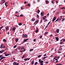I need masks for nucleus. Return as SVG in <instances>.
Listing matches in <instances>:
<instances>
[{"mask_svg":"<svg viewBox=\"0 0 65 65\" xmlns=\"http://www.w3.org/2000/svg\"><path fill=\"white\" fill-rule=\"evenodd\" d=\"M34 50V49H30V52H31V51H32L33 50Z\"/></svg>","mask_w":65,"mask_h":65,"instance_id":"nucleus-26","label":"nucleus"},{"mask_svg":"<svg viewBox=\"0 0 65 65\" xmlns=\"http://www.w3.org/2000/svg\"><path fill=\"white\" fill-rule=\"evenodd\" d=\"M56 19V17H54L53 18V19L52 20V21L53 22H54Z\"/></svg>","mask_w":65,"mask_h":65,"instance_id":"nucleus-8","label":"nucleus"},{"mask_svg":"<svg viewBox=\"0 0 65 65\" xmlns=\"http://www.w3.org/2000/svg\"><path fill=\"white\" fill-rule=\"evenodd\" d=\"M34 60H33L32 61V62H31V63L32 64H34Z\"/></svg>","mask_w":65,"mask_h":65,"instance_id":"nucleus-19","label":"nucleus"},{"mask_svg":"<svg viewBox=\"0 0 65 65\" xmlns=\"http://www.w3.org/2000/svg\"><path fill=\"white\" fill-rule=\"evenodd\" d=\"M24 60H25V61H26L27 60V58L24 59Z\"/></svg>","mask_w":65,"mask_h":65,"instance_id":"nucleus-32","label":"nucleus"},{"mask_svg":"<svg viewBox=\"0 0 65 65\" xmlns=\"http://www.w3.org/2000/svg\"><path fill=\"white\" fill-rule=\"evenodd\" d=\"M3 57V56H2V55H0V58H1L2 59H4L6 58L5 57Z\"/></svg>","mask_w":65,"mask_h":65,"instance_id":"nucleus-3","label":"nucleus"},{"mask_svg":"<svg viewBox=\"0 0 65 65\" xmlns=\"http://www.w3.org/2000/svg\"><path fill=\"white\" fill-rule=\"evenodd\" d=\"M11 53H9L7 54H6L5 55V56H8L9 55H11Z\"/></svg>","mask_w":65,"mask_h":65,"instance_id":"nucleus-9","label":"nucleus"},{"mask_svg":"<svg viewBox=\"0 0 65 65\" xmlns=\"http://www.w3.org/2000/svg\"><path fill=\"white\" fill-rule=\"evenodd\" d=\"M36 30H38V28H36Z\"/></svg>","mask_w":65,"mask_h":65,"instance_id":"nucleus-54","label":"nucleus"},{"mask_svg":"<svg viewBox=\"0 0 65 65\" xmlns=\"http://www.w3.org/2000/svg\"><path fill=\"white\" fill-rule=\"evenodd\" d=\"M3 46V44H2V45H1L0 48H2Z\"/></svg>","mask_w":65,"mask_h":65,"instance_id":"nucleus-13","label":"nucleus"},{"mask_svg":"<svg viewBox=\"0 0 65 65\" xmlns=\"http://www.w3.org/2000/svg\"><path fill=\"white\" fill-rule=\"evenodd\" d=\"M39 22V20H37L36 21H35V22L37 23Z\"/></svg>","mask_w":65,"mask_h":65,"instance_id":"nucleus-23","label":"nucleus"},{"mask_svg":"<svg viewBox=\"0 0 65 65\" xmlns=\"http://www.w3.org/2000/svg\"><path fill=\"white\" fill-rule=\"evenodd\" d=\"M48 32H45L44 34V36H46V35H47V34H48Z\"/></svg>","mask_w":65,"mask_h":65,"instance_id":"nucleus-10","label":"nucleus"},{"mask_svg":"<svg viewBox=\"0 0 65 65\" xmlns=\"http://www.w3.org/2000/svg\"><path fill=\"white\" fill-rule=\"evenodd\" d=\"M65 19L63 18L62 19V22L63 21L65 20Z\"/></svg>","mask_w":65,"mask_h":65,"instance_id":"nucleus-30","label":"nucleus"},{"mask_svg":"<svg viewBox=\"0 0 65 65\" xmlns=\"http://www.w3.org/2000/svg\"><path fill=\"white\" fill-rule=\"evenodd\" d=\"M55 38L56 39V41H57V37H55Z\"/></svg>","mask_w":65,"mask_h":65,"instance_id":"nucleus-53","label":"nucleus"},{"mask_svg":"<svg viewBox=\"0 0 65 65\" xmlns=\"http://www.w3.org/2000/svg\"><path fill=\"white\" fill-rule=\"evenodd\" d=\"M41 59H39V62H40L41 61Z\"/></svg>","mask_w":65,"mask_h":65,"instance_id":"nucleus-46","label":"nucleus"},{"mask_svg":"<svg viewBox=\"0 0 65 65\" xmlns=\"http://www.w3.org/2000/svg\"><path fill=\"white\" fill-rule=\"evenodd\" d=\"M46 58V57H44L43 58V59H45Z\"/></svg>","mask_w":65,"mask_h":65,"instance_id":"nucleus-37","label":"nucleus"},{"mask_svg":"<svg viewBox=\"0 0 65 65\" xmlns=\"http://www.w3.org/2000/svg\"><path fill=\"white\" fill-rule=\"evenodd\" d=\"M41 56H42V55H39L38 56V58L40 57Z\"/></svg>","mask_w":65,"mask_h":65,"instance_id":"nucleus-27","label":"nucleus"},{"mask_svg":"<svg viewBox=\"0 0 65 65\" xmlns=\"http://www.w3.org/2000/svg\"><path fill=\"white\" fill-rule=\"evenodd\" d=\"M48 2L49 1H46V3L47 4H48Z\"/></svg>","mask_w":65,"mask_h":65,"instance_id":"nucleus-17","label":"nucleus"},{"mask_svg":"<svg viewBox=\"0 0 65 65\" xmlns=\"http://www.w3.org/2000/svg\"><path fill=\"white\" fill-rule=\"evenodd\" d=\"M38 62H36L35 63V64L36 65L37 64H38Z\"/></svg>","mask_w":65,"mask_h":65,"instance_id":"nucleus-28","label":"nucleus"},{"mask_svg":"<svg viewBox=\"0 0 65 65\" xmlns=\"http://www.w3.org/2000/svg\"><path fill=\"white\" fill-rule=\"evenodd\" d=\"M25 57V56L24 55H23V56H22V58H24Z\"/></svg>","mask_w":65,"mask_h":65,"instance_id":"nucleus-33","label":"nucleus"},{"mask_svg":"<svg viewBox=\"0 0 65 65\" xmlns=\"http://www.w3.org/2000/svg\"><path fill=\"white\" fill-rule=\"evenodd\" d=\"M64 7H63L62 8H61V9H64Z\"/></svg>","mask_w":65,"mask_h":65,"instance_id":"nucleus-49","label":"nucleus"},{"mask_svg":"<svg viewBox=\"0 0 65 65\" xmlns=\"http://www.w3.org/2000/svg\"><path fill=\"white\" fill-rule=\"evenodd\" d=\"M7 54V53L6 52H4V54Z\"/></svg>","mask_w":65,"mask_h":65,"instance_id":"nucleus-48","label":"nucleus"},{"mask_svg":"<svg viewBox=\"0 0 65 65\" xmlns=\"http://www.w3.org/2000/svg\"><path fill=\"white\" fill-rule=\"evenodd\" d=\"M48 63V62H47V61H46L45 62V63Z\"/></svg>","mask_w":65,"mask_h":65,"instance_id":"nucleus-43","label":"nucleus"},{"mask_svg":"<svg viewBox=\"0 0 65 65\" xmlns=\"http://www.w3.org/2000/svg\"><path fill=\"white\" fill-rule=\"evenodd\" d=\"M47 17L46 16H45L43 17V20H45L46 18Z\"/></svg>","mask_w":65,"mask_h":65,"instance_id":"nucleus-7","label":"nucleus"},{"mask_svg":"<svg viewBox=\"0 0 65 65\" xmlns=\"http://www.w3.org/2000/svg\"><path fill=\"white\" fill-rule=\"evenodd\" d=\"M57 65H62V64H57Z\"/></svg>","mask_w":65,"mask_h":65,"instance_id":"nucleus-62","label":"nucleus"},{"mask_svg":"<svg viewBox=\"0 0 65 65\" xmlns=\"http://www.w3.org/2000/svg\"><path fill=\"white\" fill-rule=\"evenodd\" d=\"M59 38L58 37H57V41H59Z\"/></svg>","mask_w":65,"mask_h":65,"instance_id":"nucleus-45","label":"nucleus"},{"mask_svg":"<svg viewBox=\"0 0 65 65\" xmlns=\"http://www.w3.org/2000/svg\"><path fill=\"white\" fill-rule=\"evenodd\" d=\"M47 15L48 16L49 15V13H48V14H47Z\"/></svg>","mask_w":65,"mask_h":65,"instance_id":"nucleus-57","label":"nucleus"},{"mask_svg":"<svg viewBox=\"0 0 65 65\" xmlns=\"http://www.w3.org/2000/svg\"><path fill=\"white\" fill-rule=\"evenodd\" d=\"M58 50L59 51H61L62 50V49H60V48H59Z\"/></svg>","mask_w":65,"mask_h":65,"instance_id":"nucleus-29","label":"nucleus"},{"mask_svg":"<svg viewBox=\"0 0 65 65\" xmlns=\"http://www.w3.org/2000/svg\"><path fill=\"white\" fill-rule=\"evenodd\" d=\"M3 41L5 42H7V41L5 39H3Z\"/></svg>","mask_w":65,"mask_h":65,"instance_id":"nucleus-14","label":"nucleus"},{"mask_svg":"<svg viewBox=\"0 0 65 65\" xmlns=\"http://www.w3.org/2000/svg\"><path fill=\"white\" fill-rule=\"evenodd\" d=\"M50 23H51V22H49L48 23V24H47V25H49L50 24Z\"/></svg>","mask_w":65,"mask_h":65,"instance_id":"nucleus-36","label":"nucleus"},{"mask_svg":"<svg viewBox=\"0 0 65 65\" xmlns=\"http://www.w3.org/2000/svg\"><path fill=\"white\" fill-rule=\"evenodd\" d=\"M20 52L21 53L23 52V51H20Z\"/></svg>","mask_w":65,"mask_h":65,"instance_id":"nucleus-52","label":"nucleus"},{"mask_svg":"<svg viewBox=\"0 0 65 65\" xmlns=\"http://www.w3.org/2000/svg\"><path fill=\"white\" fill-rule=\"evenodd\" d=\"M3 27V26H2L0 28H1V29H2Z\"/></svg>","mask_w":65,"mask_h":65,"instance_id":"nucleus-47","label":"nucleus"},{"mask_svg":"<svg viewBox=\"0 0 65 65\" xmlns=\"http://www.w3.org/2000/svg\"><path fill=\"white\" fill-rule=\"evenodd\" d=\"M13 65H19V63H16V62H14L13 64Z\"/></svg>","mask_w":65,"mask_h":65,"instance_id":"nucleus-2","label":"nucleus"},{"mask_svg":"<svg viewBox=\"0 0 65 65\" xmlns=\"http://www.w3.org/2000/svg\"><path fill=\"white\" fill-rule=\"evenodd\" d=\"M42 36H40V39L42 38Z\"/></svg>","mask_w":65,"mask_h":65,"instance_id":"nucleus-35","label":"nucleus"},{"mask_svg":"<svg viewBox=\"0 0 65 65\" xmlns=\"http://www.w3.org/2000/svg\"><path fill=\"white\" fill-rule=\"evenodd\" d=\"M62 13H63L64 14H65V11H64V12H63Z\"/></svg>","mask_w":65,"mask_h":65,"instance_id":"nucleus-64","label":"nucleus"},{"mask_svg":"<svg viewBox=\"0 0 65 65\" xmlns=\"http://www.w3.org/2000/svg\"><path fill=\"white\" fill-rule=\"evenodd\" d=\"M8 4V3L7 2H5V4Z\"/></svg>","mask_w":65,"mask_h":65,"instance_id":"nucleus-61","label":"nucleus"},{"mask_svg":"<svg viewBox=\"0 0 65 65\" xmlns=\"http://www.w3.org/2000/svg\"><path fill=\"white\" fill-rule=\"evenodd\" d=\"M25 51H26L25 49H24V50L23 51V52H24Z\"/></svg>","mask_w":65,"mask_h":65,"instance_id":"nucleus-55","label":"nucleus"},{"mask_svg":"<svg viewBox=\"0 0 65 65\" xmlns=\"http://www.w3.org/2000/svg\"><path fill=\"white\" fill-rule=\"evenodd\" d=\"M9 27H8V26H7L5 28H6V30L7 31L9 29Z\"/></svg>","mask_w":65,"mask_h":65,"instance_id":"nucleus-5","label":"nucleus"},{"mask_svg":"<svg viewBox=\"0 0 65 65\" xmlns=\"http://www.w3.org/2000/svg\"><path fill=\"white\" fill-rule=\"evenodd\" d=\"M63 41H65V39H62Z\"/></svg>","mask_w":65,"mask_h":65,"instance_id":"nucleus-60","label":"nucleus"},{"mask_svg":"<svg viewBox=\"0 0 65 65\" xmlns=\"http://www.w3.org/2000/svg\"><path fill=\"white\" fill-rule=\"evenodd\" d=\"M24 16V15H23L22 14H21L20 15V17H23Z\"/></svg>","mask_w":65,"mask_h":65,"instance_id":"nucleus-25","label":"nucleus"},{"mask_svg":"<svg viewBox=\"0 0 65 65\" xmlns=\"http://www.w3.org/2000/svg\"><path fill=\"white\" fill-rule=\"evenodd\" d=\"M5 47H6L5 46H3V47H2V48H5Z\"/></svg>","mask_w":65,"mask_h":65,"instance_id":"nucleus-42","label":"nucleus"},{"mask_svg":"<svg viewBox=\"0 0 65 65\" xmlns=\"http://www.w3.org/2000/svg\"><path fill=\"white\" fill-rule=\"evenodd\" d=\"M29 40V39L28 38L26 39H24L23 40V42H25L27 41V40Z\"/></svg>","mask_w":65,"mask_h":65,"instance_id":"nucleus-4","label":"nucleus"},{"mask_svg":"<svg viewBox=\"0 0 65 65\" xmlns=\"http://www.w3.org/2000/svg\"><path fill=\"white\" fill-rule=\"evenodd\" d=\"M27 6H30V5L29 4H28Z\"/></svg>","mask_w":65,"mask_h":65,"instance_id":"nucleus-38","label":"nucleus"},{"mask_svg":"<svg viewBox=\"0 0 65 65\" xmlns=\"http://www.w3.org/2000/svg\"><path fill=\"white\" fill-rule=\"evenodd\" d=\"M27 3V2H25L24 3L25 4H26Z\"/></svg>","mask_w":65,"mask_h":65,"instance_id":"nucleus-56","label":"nucleus"},{"mask_svg":"<svg viewBox=\"0 0 65 65\" xmlns=\"http://www.w3.org/2000/svg\"><path fill=\"white\" fill-rule=\"evenodd\" d=\"M64 43V41H63V42H60V44H62L63 43Z\"/></svg>","mask_w":65,"mask_h":65,"instance_id":"nucleus-31","label":"nucleus"},{"mask_svg":"<svg viewBox=\"0 0 65 65\" xmlns=\"http://www.w3.org/2000/svg\"><path fill=\"white\" fill-rule=\"evenodd\" d=\"M47 21V19H45L44 21V22H45L46 21Z\"/></svg>","mask_w":65,"mask_h":65,"instance_id":"nucleus-44","label":"nucleus"},{"mask_svg":"<svg viewBox=\"0 0 65 65\" xmlns=\"http://www.w3.org/2000/svg\"><path fill=\"white\" fill-rule=\"evenodd\" d=\"M16 47H17V45H15L13 47L14 48H15Z\"/></svg>","mask_w":65,"mask_h":65,"instance_id":"nucleus-41","label":"nucleus"},{"mask_svg":"<svg viewBox=\"0 0 65 65\" xmlns=\"http://www.w3.org/2000/svg\"><path fill=\"white\" fill-rule=\"evenodd\" d=\"M44 62L43 61V60H41V61H40V63H43Z\"/></svg>","mask_w":65,"mask_h":65,"instance_id":"nucleus-21","label":"nucleus"},{"mask_svg":"<svg viewBox=\"0 0 65 65\" xmlns=\"http://www.w3.org/2000/svg\"><path fill=\"white\" fill-rule=\"evenodd\" d=\"M56 51H57L56 49H55L54 51H55V52H56Z\"/></svg>","mask_w":65,"mask_h":65,"instance_id":"nucleus-58","label":"nucleus"},{"mask_svg":"<svg viewBox=\"0 0 65 65\" xmlns=\"http://www.w3.org/2000/svg\"><path fill=\"white\" fill-rule=\"evenodd\" d=\"M40 12V10H37V13H39Z\"/></svg>","mask_w":65,"mask_h":65,"instance_id":"nucleus-22","label":"nucleus"},{"mask_svg":"<svg viewBox=\"0 0 65 65\" xmlns=\"http://www.w3.org/2000/svg\"><path fill=\"white\" fill-rule=\"evenodd\" d=\"M35 32H36V33H37L38 32V30H35Z\"/></svg>","mask_w":65,"mask_h":65,"instance_id":"nucleus-34","label":"nucleus"},{"mask_svg":"<svg viewBox=\"0 0 65 65\" xmlns=\"http://www.w3.org/2000/svg\"><path fill=\"white\" fill-rule=\"evenodd\" d=\"M19 26H21L22 25V24L21 23H20L19 24Z\"/></svg>","mask_w":65,"mask_h":65,"instance_id":"nucleus-20","label":"nucleus"},{"mask_svg":"<svg viewBox=\"0 0 65 65\" xmlns=\"http://www.w3.org/2000/svg\"><path fill=\"white\" fill-rule=\"evenodd\" d=\"M35 20V18L32 19H31V21H34Z\"/></svg>","mask_w":65,"mask_h":65,"instance_id":"nucleus-11","label":"nucleus"},{"mask_svg":"<svg viewBox=\"0 0 65 65\" xmlns=\"http://www.w3.org/2000/svg\"><path fill=\"white\" fill-rule=\"evenodd\" d=\"M24 48H25L24 47H23L21 48V50H23V49H24Z\"/></svg>","mask_w":65,"mask_h":65,"instance_id":"nucleus-15","label":"nucleus"},{"mask_svg":"<svg viewBox=\"0 0 65 65\" xmlns=\"http://www.w3.org/2000/svg\"><path fill=\"white\" fill-rule=\"evenodd\" d=\"M48 26L47 25L45 27V29H46L47 27Z\"/></svg>","mask_w":65,"mask_h":65,"instance_id":"nucleus-51","label":"nucleus"},{"mask_svg":"<svg viewBox=\"0 0 65 65\" xmlns=\"http://www.w3.org/2000/svg\"><path fill=\"white\" fill-rule=\"evenodd\" d=\"M15 40V41L16 42H17L19 40L18 39H16Z\"/></svg>","mask_w":65,"mask_h":65,"instance_id":"nucleus-16","label":"nucleus"},{"mask_svg":"<svg viewBox=\"0 0 65 65\" xmlns=\"http://www.w3.org/2000/svg\"><path fill=\"white\" fill-rule=\"evenodd\" d=\"M43 63H41V65H43Z\"/></svg>","mask_w":65,"mask_h":65,"instance_id":"nucleus-63","label":"nucleus"},{"mask_svg":"<svg viewBox=\"0 0 65 65\" xmlns=\"http://www.w3.org/2000/svg\"><path fill=\"white\" fill-rule=\"evenodd\" d=\"M15 30V28L14 27L13 28V29H12V30L13 31H14Z\"/></svg>","mask_w":65,"mask_h":65,"instance_id":"nucleus-12","label":"nucleus"},{"mask_svg":"<svg viewBox=\"0 0 65 65\" xmlns=\"http://www.w3.org/2000/svg\"><path fill=\"white\" fill-rule=\"evenodd\" d=\"M22 37L24 38H27L28 37L27 35L26 34L25 35L24 34H23L22 35Z\"/></svg>","mask_w":65,"mask_h":65,"instance_id":"nucleus-1","label":"nucleus"},{"mask_svg":"<svg viewBox=\"0 0 65 65\" xmlns=\"http://www.w3.org/2000/svg\"><path fill=\"white\" fill-rule=\"evenodd\" d=\"M34 41L35 42L36 41V39H35L34 40Z\"/></svg>","mask_w":65,"mask_h":65,"instance_id":"nucleus-59","label":"nucleus"},{"mask_svg":"<svg viewBox=\"0 0 65 65\" xmlns=\"http://www.w3.org/2000/svg\"><path fill=\"white\" fill-rule=\"evenodd\" d=\"M27 60H28L30 59V58H27Z\"/></svg>","mask_w":65,"mask_h":65,"instance_id":"nucleus-50","label":"nucleus"},{"mask_svg":"<svg viewBox=\"0 0 65 65\" xmlns=\"http://www.w3.org/2000/svg\"><path fill=\"white\" fill-rule=\"evenodd\" d=\"M54 0H53H53H52V3H54L53 2H54Z\"/></svg>","mask_w":65,"mask_h":65,"instance_id":"nucleus-39","label":"nucleus"},{"mask_svg":"<svg viewBox=\"0 0 65 65\" xmlns=\"http://www.w3.org/2000/svg\"><path fill=\"white\" fill-rule=\"evenodd\" d=\"M57 53H58L59 54V53H61V52L60 51H58V52Z\"/></svg>","mask_w":65,"mask_h":65,"instance_id":"nucleus-40","label":"nucleus"},{"mask_svg":"<svg viewBox=\"0 0 65 65\" xmlns=\"http://www.w3.org/2000/svg\"><path fill=\"white\" fill-rule=\"evenodd\" d=\"M44 14V13L43 12H41V16H43V14Z\"/></svg>","mask_w":65,"mask_h":65,"instance_id":"nucleus-6","label":"nucleus"},{"mask_svg":"<svg viewBox=\"0 0 65 65\" xmlns=\"http://www.w3.org/2000/svg\"><path fill=\"white\" fill-rule=\"evenodd\" d=\"M36 17H37V18L39 19V15L38 14H37V15Z\"/></svg>","mask_w":65,"mask_h":65,"instance_id":"nucleus-24","label":"nucleus"},{"mask_svg":"<svg viewBox=\"0 0 65 65\" xmlns=\"http://www.w3.org/2000/svg\"><path fill=\"white\" fill-rule=\"evenodd\" d=\"M59 29H57V33H59Z\"/></svg>","mask_w":65,"mask_h":65,"instance_id":"nucleus-18","label":"nucleus"}]
</instances>
